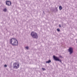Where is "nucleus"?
Listing matches in <instances>:
<instances>
[{"mask_svg":"<svg viewBox=\"0 0 77 77\" xmlns=\"http://www.w3.org/2000/svg\"><path fill=\"white\" fill-rule=\"evenodd\" d=\"M60 57H62V56H60Z\"/></svg>","mask_w":77,"mask_h":77,"instance_id":"obj_15","label":"nucleus"},{"mask_svg":"<svg viewBox=\"0 0 77 77\" xmlns=\"http://www.w3.org/2000/svg\"><path fill=\"white\" fill-rule=\"evenodd\" d=\"M10 44L12 45L18 46V42L16 38H12L10 39Z\"/></svg>","mask_w":77,"mask_h":77,"instance_id":"obj_1","label":"nucleus"},{"mask_svg":"<svg viewBox=\"0 0 77 77\" xmlns=\"http://www.w3.org/2000/svg\"><path fill=\"white\" fill-rule=\"evenodd\" d=\"M27 49V50H29V47L28 46H26L25 47Z\"/></svg>","mask_w":77,"mask_h":77,"instance_id":"obj_10","label":"nucleus"},{"mask_svg":"<svg viewBox=\"0 0 77 77\" xmlns=\"http://www.w3.org/2000/svg\"><path fill=\"white\" fill-rule=\"evenodd\" d=\"M13 67L14 69H18L20 67V65L18 63L16 62L14 63Z\"/></svg>","mask_w":77,"mask_h":77,"instance_id":"obj_3","label":"nucleus"},{"mask_svg":"<svg viewBox=\"0 0 77 77\" xmlns=\"http://www.w3.org/2000/svg\"><path fill=\"white\" fill-rule=\"evenodd\" d=\"M68 51L69 52V54H71L73 53V48H70L68 49Z\"/></svg>","mask_w":77,"mask_h":77,"instance_id":"obj_5","label":"nucleus"},{"mask_svg":"<svg viewBox=\"0 0 77 77\" xmlns=\"http://www.w3.org/2000/svg\"><path fill=\"white\" fill-rule=\"evenodd\" d=\"M51 61L50 60H49L48 61H47L46 62V63H51Z\"/></svg>","mask_w":77,"mask_h":77,"instance_id":"obj_8","label":"nucleus"},{"mask_svg":"<svg viewBox=\"0 0 77 77\" xmlns=\"http://www.w3.org/2000/svg\"><path fill=\"white\" fill-rule=\"evenodd\" d=\"M59 26L60 27H61V25L59 24Z\"/></svg>","mask_w":77,"mask_h":77,"instance_id":"obj_14","label":"nucleus"},{"mask_svg":"<svg viewBox=\"0 0 77 77\" xmlns=\"http://www.w3.org/2000/svg\"><path fill=\"white\" fill-rule=\"evenodd\" d=\"M4 66L5 67H7V65L5 64L4 65Z\"/></svg>","mask_w":77,"mask_h":77,"instance_id":"obj_13","label":"nucleus"},{"mask_svg":"<svg viewBox=\"0 0 77 77\" xmlns=\"http://www.w3.org/2000/svg\"><path fill=\"white\" fill-rule=\"evenodd\" d=\"M42 69L43 70V71H45V69L44 68H42Z\"/></svg>","mask_w":77,"mask_h":77,"instance_id":"obj_11","label":"nucleus"},{"mask_svg":"<svg viewBox=\"0 0 77 77\" xmlns=\"http://www.w3.org/2000/svg\"><path fill=\"white\" fill-rule=\"evenodd\" d=\"M57 30L58 32H59L60 31V29H57Z\"/></svg>","mask_w":77,"mask_h":77,"instance_id":"obj_12","label":"nucleus"},{"mask_svg":"<svg viewBox=\"0 0 77 77\" xmlns=\"http://www.w3.org/2000/svg\"><path fill=\"white\" fill-rule=\"evenodd\" d=\"M53 57L55 60H56V61H59L60 62L62 63V60H59V59L57 57H56L54 55L53 56Z\"/></svg>","mask_w":77,"mask_h":77,"instance_id":"obj_4","label":"nucleus"},{"mask_svg":"<svg viewBox=\"0 0 77 77\" xmlns=\"http://www.w3.org/2000/svg\"><path fill=\"white\" fill-rule=\"evenodd\" d=\"M6 5H8V6H11V4H12V3H11V2L9 1H6Z\"/></svg>","mask_w":77,"mask_h":77,"instance_id":"obj_6","label":"nucleus"},{"mask_svg":"<svg viewBox=\"0 0 77 77\" xmlns=\"http://www.w3.org/2000/svg\"><path fill=\"white\" fill-rule=\"evenodd\" d=\"M6 11H7L6 8H5L3 9V11H4V12H6Z\"/></svg>","mask_w":77,"mask_h":77,"instance_id":"obj_9","label":"nucleus"},{"mask_svg":"<svg viewBox=\"0 0 77 77\" xmlns=\"http://www.w3.org/2000/svg\"><path fill=\"white\" fill-rule=\"evenodd\" d=\"M31 36L33 38H35V39H37L38 38V36L36 33L34 32H32L31 33Z\"/></svg>","mask_w":77,"mask_h":77,"instance_id":"obj_2","label":"nucleus"},{"mask_svg":"<svg viewBox=\"0 0 77 77\" xmlns=\"http://www.w3.org/2000/svg\"><path fill=\"white\" fill-rule=\"evenodd\" d=\"M59 9L61 11L62 9V7L61 6H60L59 7Z\"/></svg>","mask_w":77,"mask_h":77,"instance_id":"obj_7","label":"nucleus"}]
</instances>
